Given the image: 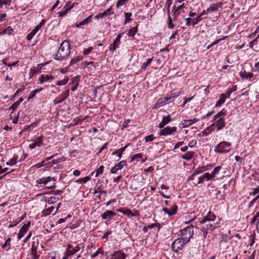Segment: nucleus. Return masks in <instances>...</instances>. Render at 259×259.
Returning <instances> with one entry per match:
<instances>
[{
	"instance_id": "nucleus-35",
	"label": "nucleus",
	"mask_w": 259,
	"mask_h": 259,
	"mask_svg": "<svg viewBox=\"0 0 259 259\" xmlns=\"http://www.w3.org/2000/svg\"><path fill=\"white\" fill-rule=\"evenodd\" d=\"M153 58H148L146 61V62H144L142 64L141 66V71L145 70L146 69V67L149 66L151 62L153 60Z\"/></svg>"
},
{
	"instance_id": "nucleus-21",
	"label": "nucleus",
	"mask_w": 259,
	"mask_h": 259,
	"mask_svg": "<svg viewBox=\"0 0 259 259\" xmlns=\"http://www.w3.org/2000/svg\"><path fill=\"white\" fill-rule=\"evenodd\" d=\"M241 78L244 79L251 80L253 77V73L251 72H247L245 70L241 71L239 73Z\"/></svg>"
},
{
	"instance_id": "nucleus-9",
	"label": "nucleus",
	"mask_w": 259,
	"mask_h": 259,
	"mask_svg": "<svg viewBox=\"0 0 259 259\" xmlns=\"http://www.w3.org/2000/svg\"><path fill=\"white\" fill-rule=\"evenodd\" d=\"M123 33V32L120 33L117 36L113 42L109 46L110 51L114 52L117 49L119 48L121 43L120 40Z\"/></svg>"
},
{
	"instance_id": "nucleus-28",
	"label": "nucleus",
	"mask_w": 259,
	"mask_h": 259,
	"mask_svg": "<svg viewBox=\"0 0 259 259\" xmlns=\"http://www.w3.org/2000/svg\"><path fill=\"white\" fill-rule=\"evenodd\" d=\"M69 95V89L66 91L63 92L58 97L62 100V102L66 100Z\"/></svg>"
},
{
	"instance_id": "nucleus-5",
	"label": "nucleus",
	"mask_w": 259,
	"mask_h": 259,
	"mask_svg": "<svg viewBox=\"0 0 259 259\" xmlns=\"http://www.w3.org/2000/svg\"><path fill=\"white\" fill-rule=\"evenodd\" d=\"M232 144L227 141H222L219 143L215 148V151L220 153L229 152L231 149Z\"/></svg>"
},
{
	"instance_id": "nucleus-40",
	"label": "nucleus",
	"mask_w": 259,
	"mask_h": 259,
	"mask_svg": "<svg viewBox=\"0 0 259 259\" xmlns=\"http://www.w3.org/2000/svg\"><path fill=\"white\" fill-rule=\"evenodd\" d=\"M194 152H188L186 153L183 156V158L186 159L187 160H190L194 155Z\"/></svg>"
},
{
	"instance_id": "nucleus-26",
	"label": "nucleus",
	"mask_w": 259,
	"mask_h": 259,
	"mask_svg": "<svg viewBox=\"0 0 259 259\" xmlns=\"http://www.w3.org/2000/svg\"><path fill=\"white\" fill-rule=\"evenodd\" d=\"M185 6L184 3H183L182 5H181L177 7V9L175 11V13L174 14V21L176 20V18H177L178 17V16L180 15V14L181 12H184V10H183V11H182V10L183 8H185Z\"/></svg>"
},
{
	"instance_id": "nucleus-61",
	"label": "nucleus",
	"mask_w": 259,
	"mask_h": 259,
	"mask_svg": "<svg viewBox=\"0 0 259 259\" xmlns=\"http://www.w3.org/2000/svg\"><path fill=\"white\" fill-rule=\"evenodd\" d=\"M109 0H97L100 6L105 7Z\"/></svg>"
},
{
	"instance_id": "nucleus-3",
	"label": "nucleus",
	"mask_w": 259,
	"mask_h": 259,
	"mask_svg": "<svg viewBox=\"0 0 259 259\" xmlns=\"http://www.w3.org/2000/svg\"><path fill=\"white\" fill-rule=\"evenodd\" d=\"M221 166H218L215 167L211 173L205 172L202 176L198 178V181L196 185L203 183L205 181H208L213 178L216 177L217 175L219 173Z\"/></svg>"
},
{
	"instance_id": "nucleus-8",
	"label": "nucleus",
	"mask_w": 259,
	"mask_h": 259,
	"mask_svg": "<svg viewBox=\"0 0 259 259\" xmlns=\"http://www.w3.org/2000/svg\"><path fill=\"white\" fill-rule=\"evenodd\" d=\"M80 250V247L74 243L73 244H68L67 250L66 252V255L68 257L74 254Z\"/></svg>"
},
{
	"instance_id": "nucleus-55",
	"label": "nucleus",
	"mask_w": 259,
	"mask_h": 259,
	"mask_svg": "<svg viewBox=\"0 0 259 259\" xmlns=\"http://www.w3.org/2000/svg\"><path fill=\"white\" fill-rule=\"evenodd\" d=\"M250 195L252 196H256L259 195V186L256 187L252 189V192H250Z\"/></svg>"
},
{
	"instance_id": "nucleus-1",
	"label": "nucleus",
	"mask_w": 259,
	"mask_h": 259,
	"mask_svg": "<svg viewBox=\"0 0 259 259\" xmlns=\"http://www.w3.org/2000/svg\"><path fill=\"white\" fill-rule=\"evenodd\" d=\"M69 42V40H65L60 44L57 54L54 57L55 60L62 61L68 58L70 55L71 49Z\"/></svg>"
},
{
	"instance_id": "nucleus-42",
	"label": "nucleus",
	"mask_w": 259,
	"mask_h": 259,
	"mask_svg": "<svg viewBox=\"0 0 259 259\" xmlns=\"http://www.w3.org/2000/svg\"><path fill=\"white\" fill-rule=\"evenodd\" d=\"M68 80L69 78L68 77L66 76L63 79L57 81L56 84L57 85H64L68 82Z\"/></svg>"
},
{
	"instance_id": "nucleus-63",
	"label": "nucleus",
	"mask_w": 259,
	"mask_h": 259,
	"mask_svg": "<svg viewBox=\"0 0 259 259\" xmlns=\"http://www.w3.org/2000/svg\"><path fill=\"white\" fill-rule=\"evenodd\" d=\"M184 20L186 21L185 25L187 26H190L191 25H192V18H184Z\"/></svg>"
},
{
	"instance_id": "nucleus-49",
	"label": "nucleus",
	"mask_w": 259,
	"mask_h": 259,
	"mask_svg": "<svg viewBox=\"0 0 259 259\" xmlns=\"http://www.w3.org/2000/svg\"><path fill=\"white\" fill-rule=\"evenodd\" d=\"M172 0H166L165 2V7L166 8L168 14H169L170 7L172 4Z\"/></svg>"
},
{
	"instance_id": "nucleus-44",
	"label": "nucleus",
	"mask_w": 259,
	"mask_h": 259,
	"mask_svg": "<svg viewBox=\"0 0 259 259\" xmlns=\"http://www.w3.org/2000/svg\"><path fill=\"white\" fill-rule=\"evenodd\" d=\"M259 38V34L254 38L251 42L249 43V47L250 48H253L254 45H256L258 43V38Z\"/></svg>"
},
{
	"instance_id": "nucleus-41",
	"label": "nucleus",
	"mask_w": 259,
	"mask_h": 259,
	"mask_svg": "<svg viewBox=\"0 0 259 259\" xmlns=\"http://www.w3.org/2000/svg\"><path fill=\"white\" fill-rule=\"evenodd\" d=\"M59 200V197L56 196H52L48 198L46 200L49 204H52L56 202Z\"/></svg>"
},
{
	"instance_id": "nucleus-46",
	"label": "nucleus",
	"mask_w": 259,
	"mask_h": 259,
	"mask_svg": "<svg viewBox=\"0 0 259 259\" xmlns=\"http://www.w3.org/2000/svg\"><path fill=\"white\" fill-rule=\"evenodd\" d=\"M226 38V36H225L224 37H223L222 38H221V39H217L215 40V41H214L213 42H212L210 45H208L207 47V50H209L210 49L212 46L217 45V44H218L219 42H220L222 40H224L225 39V38Z\"/></svg>"
},
{
	"instance_id": "nucleus-50",
	"label": "nucleus",
	"mask_w": 259,
	"mask_h": 259,
	"mask_svg": "<svg viewBox=\"0 0 259 259\" xmlns=\"http://www.w3.org/2000/svg\"><path fill=\"white\" fill-rule=\"evenodd\" d=\"M11 241V238H8L5 242V243L2 245V248L3 249H5L7 248L8 246H10V242ZM10 249V247L7 249V250H8Z\"/></svg>"
},
{
	"instance_id": "nucleus-17",
	"label": "nucleus",
	"mask_w": 259,
	"mask_h": 259,
	"mask_svg": "<svg viewBox=\"0 0 259 259\" xmlns=\"http://www.w3.org/2000/svg\"><path fill=\"white\" fill-rule=\"evenodd\" d=\"M54 79V77L49 74H41L38 78V81L40 83L42 84L46 82H51Z\"/></svg>"
},
{
	"instance_id": "nucleus-6",
	"label": "nucleus",
	"mask_w": 259,
	"mask_h": 259,
	"mask_svg": "<svg viewBox=\"0 0 259 259\" xmlns=\"http://www.w3.org/2000/svg\"><path fill=\"white\" fill-rule=\"evenodd\" d=\"M187 242H185L181 238H177L171 244L172 250L176 253H178L180 250L183 249L184 245Z\"/></svg>"
},
{
	"instance_id": "nucleus-48",
	"label": "nucleus",
	"mask_w": 259,
	"mask_h": 259,
	"mask_svg": "<svg viewBox=\"0 0 259 259\" xmlns=\"http://www.w3.org/2000/svg\"><path fill=\"white\" fill-rule=\"evenodd\" d=\"M181 124L183 127H188L192 125L190 120H184L182 121Z\"/></svg>"
},
{
	"instance_id": "nucleus-20",
	"label": "nucleus",
	"mask_w": 259,
	"mask_h": 259,
	"mask_svg": "<svg viewBox=\"0 0 259 259\" xmlns=\"http://www.w3.org/2000/svg\"><path fill=\"white\" fill-rule=\"evenodd\" d=\"M118 211L128 217H136L139 215V213L138 211H136L135 213H133L132 211L130 209H126L125 210H122L119 209H118Z\"/></svg>"
},
{
	"instance_id": "nucleus-62",
	"label": "nucleus",
	"mask_w": 259,
	"mask_h": 259,
	"mask_svg": "<svg viewBox=\"0 0 259 259\" xmlns=\"http://www.w3.org/2000/svg\"><path fill=\"white\" fill-rule=\"evenodd\" d=\"M165 99L166 100V102L167 104H169L170 103H171L174 101V99H173V97L170 95L168 96H167L166 97H164Z\"/></svg>"
},
{
	"instance_id": "nucleus-51",
	"label": "nucleus",
	"mask_w": 259,
	"mask_h": 259,
	"mask_svg": "<svg viewBox=\"0 0 259 259\" xmlns=\"http://www.w3.org/2000/svg\"><path fill=\"white\" fill-rule=\"evenodd\" d=\"M128 1V0H118L116 4V8L125 5Z\"/></svg>"
},
{
	"instance_id": "nucleus-43",
	"label": "nucleus",
	"mask_w": 259,
	"mask_h": 259,
	"mask_svg": "<svg viewBox=\"0 0 259 259\" xmlns=\"http://www.w3.org/2000/svg\"><path fill=\"white\" fill-rule=\"evenodd\" d=\"M54 209V207L53 206H51L48 208L45 209L43 211V213L45 215H48L53 212Z\"/></svg>"
},
{
	"instance_id": "nucleus-39",
	"label": "nucleus",
	"mask_w": 259,
	"mask_h": 259,
	"mask_svg": "<svg viewBox=\"0 0 259 259\" xmlns=\"http://www.w3.org/2000/svg\"><path fill=\"white\" fill-rule=\"evenodd\" d=\"M130 145V143H127L124 146L121 148L119 149L116 150V153H118L119 156H122V153L125 150V149Z\"/></svg>"
},
{
	"instance_id": "nucleus-56",
	"label": "nucleus",
	"mask_w": 259,
	"mask_h": 259,
	"mask_svg": "<svg viewBox=\"0 0 259 259\" xmlns=\"http://www.w3.org/2000/svg\"><path fill=\"white\" fill-rule=\"evenodd\" d=\"M259 199V195H256L252 200L248 203V207H251Z\"/></svg>"
},
{
	"instance_id": "nucleus-31",
	"label": "nucleus",
	"mask_w": 259,
	"mask_h": 259,
	"mask_svg": "<svg viewBox=\"0 0 259 259\" xmlns=\"http://www.w3.org/2000/svg\"><path fill=\"white\" fill-rule=\"evenodd\" d=\"M138 25L131 28L128 32L127 35L130 37H133L134 36V35H135V34L138 32Z\"/></svg>"
},
{
	"instance_id": "nucleus-54",
	"label": "nucleus",
	"mask_w": 259,
	"mask_h": 259,
	"mask_svg": "<svg viewBox=\"0 0 259 259\" xmlns=\"http://www.w3.org/2000/svg\"><path fill=\"white\" fill-rule=\"evenodd\" d=\"M216 128V127L214 123H213L210 125H209L208 127L206 128L205 131H207L208 133H211L212 132L214 131V130Z\"/></svg>"
},
{
	"instance_id": "nucleus-37",
	"label": "nucleus",
	"mask_w": 259,
	"mask_h": 259,
	"mask_svg": "<svg viewBox=\"0 0 259 259\" xmlns=\"http://www.w3.org/2000/svg\"><path fill=\"white\" fill-rule=\"evenodd\" d=\"M91 180L90 176L85 177L82 178H80L76 181L77 183H86L87 182Z\"/></svg>"
},
{
	"instance_id": "nucleus-38",
	"label": "nucleus",
	"mask_w": 259,
	"mask_h": 259,
	"mask_svg": "<svg viewBox=\"0 0 259 259\" xmlns=\"http://www.w3.org/2000/svg\"><path fill=\"white\" fill-rule=\"evenodd\" d=\"M167 27L169 29H172L175 27V24L173 23V20L171 18L170 14H168V23Z\"/></svg>"
},
{
	"instance_id": "nucleus-24",
	"label": "nucleus",
	"mask_w": 259,
	"mask_h": 259,
	"mask_svg": "<svg viewBox=\"0 0 259 259\" xmlns=\"http://www.w3.org/2000/svg\"><path fill=\"white\" fill-rule=\"evenodd\" d=\"M227 98H228L227 97V96L225 94H221L220 96V98L219 100L217 102L215 105V107H218L221 106L222 105L225 103V100Z\"/></svg>"
},
{
	"instance_id": "nucleus-13",
	"label": "nucleus",
	"mask_w": 259,
	"mask_h": 259,
	"mask_svg": "<svg viewBox=\"0 0 259 259\" xmlns=\"http://www.w3.org/2000/svg\"><path fill=\"white\" fill-rule=\"evenodd\" d=\"M126 255L121 250H117L108 256L107 259H125Z\"/></svg>"
},
{
	"instance_id": "nucleus-18",
	"label": "nucleus",
	"mask_w": 259,
	"mask_h": 259,
	"mask_svg": "<svg viewBox=\"0 0 259 259\" xmlns=\"http://www.w3.org/2000/svg\"><path fill=\"white\" fill-rule=\"evenodd\" d=\"M172 121V118L170 115L164 116L162 117V121L158 125L159 128H162L164 127L167 124Z\"/></svg>"
},
{
	"instance_id": "nucleus-12",
	"label": "nucleus",
	"mask_w": 259,
	"mask_h": 259,
	"mask_svg": "<svg viewBox=\"0 0 259 259\" xmlns=\"http://www.w3.org/2000/svg\"><path fill=\"white\" fill-rule=\"evenodd\" d=\"M116 213L112 210H107L101 215L103 220H106L107 222H110L115 215Z\"/></svg>"
},
{
	"instance_id": "nucleus-45",
	"label": "nucleus",
	"mask_w": 259,
	"mask_h": 259,
	"mask_svg": "<svg viewBox=\"0 0 259 259\" xmlns=\"http://www.w3.org/2000/svg\"><path fill=\"white\" fill-rule=\"evenodd\" d=\"M178 210V206L176 204H174L171 208L170 213L169 214V216L173 215L176 214Z\"/></svg>"
},
{
	"instance_id": "nucleus-36",
	"label": "nucleus",
	"mask_w": 259,
	"mask_h": 259,
	"mask_svg": "<svg viewBox=\"0 0 259 259\" xmlns=\"http://www.w3.org/2000/svg\"><path fill=\"white\" fill-rule=\"evenodd\" d=\"M112 7L110 6V8L107 9L106 10L104 11L103 12L101 13L103 18L110 16L111 14H113V12H112Z\"/></svg>"
},
{
	"instance_id": "nucleus-27",
	"label": "nucleus",
	"mask_w": 259,
	"mask_h": 259,
	"mask_svg": "<svg viewBox=\"0 0 259 259\" xmlns=\"http://www.w3.org/2000/svg\"><path fill=\"white\" fill-rule=\"evenodd\" d=\"M39 65H40L41 66L39 67L38 69H31L29 73V77L31 78L33 76V75L35 74H38L40 72L41 67L44 66V64H39Z\"/></svg>"
},
{
	"instance_id": "nucleus-10",
	"label": "nucleus",
	"mask_w": 259,
	"mask_h": 259,
	"mask_svg": "<svg viewBox=\"0 0 259 259\" xmlns=\"http://www.w3.org/2000/svg\"><path fill=\"white\" fill-rule=\"evenodd\" d=\"M39 243L38 239L36 241H33L32 242L31 249V255H32V259H38L39 254L37 253V247Z\"/></svg>"
},
{
	"instance_id": "nucleus-53",
	"label": "nucleus",
	"mask_w": 259,
	"mask_h": 259,
	"mask_svg": "<svg viewBox=\"0 0 259 259\" xmlns=\"http://www.w3.org/2000/svg\"><path fill=\"white\" fill-rule=\"evenodd\" d=\"M202 20V18L200 16H198L195 18H192V26H195L198 23Z\"/></svg>"
},
{
	"instance_id": "nucleus-59",
	"label": "nucleus",
	"mask_w": 259,
	"mask_h": 259,
	"mask_svg": "<svg viewBox=\"0 0 259 259\" xmlns=\"http://www.w3.org/2000/svg\"><path fill=\"white\" fill-rule=\"evenodd\" d=\"M155 227H157L158 228V230H159L161 228V226L159 223H153L151 225L148 226V228L149 229H152Z\"/></svg>"
},
{
	"instance_id": "nucleus-15",
	"label": "nucleus",
	"mask_w": 259,
	"mask_h": 259,
	"mask_svg": "<svg viewBox=\"0 0 259 259\" xmlns=\"http://www.w3.org/2000/svg\"><path fill=\"white\" fill-rule=\"evenodd\" d=\"M202 224V226L201 228H204V229L206 231H212L214 230L215 228H218L219 226V223H209V224H205L206 223H201Z\"/></svg>"
},
{
	"instance_id": "nucleus-64",
	"label": "nucleus",
	"mask_w": 259,
	"mask_h": 259,
	"mask_svg": "<svg viewBox=\"0 0 259 259\" xmlns=\"http://www.w3.org/2000/svg\"><path fill=\"white\" fill-rule=\"evenodd\" d=\"M93 50V48L92 47H89L88 48L86 49H84L83 51V54L84 56H86L88 54H89Z\"/></svg>"
},
{
	"instance_id": "nucleus-32",
	"label": "nucleus",
	"mask_w": 259,
	"mask_h": 259,
	"mask_svg": "<svg viewBox=\"0 0 259 259\" xmlns=\"http://www.w3.org/2000/svg\"><path fill=\"white\" fill-rule=\"evenodd\" d=\"M124 14L125 16V20H124L123 24L125 25L126 23H127L133 20V19L131 18V17L132 16V13L125 12L124 13Z\"/></svg>"
},
{
	"instance_id": "nucleus-29",
	"label": "nucleus",
	"mask_w": 259,
	"mask_h": 259,
	"mask_svg": "<svg viewBox=\"0 0 259 259\" xmlns=\"http://www.w3.org/2000/svg\"><path fill=\"white\" fill-rule=\"evenodd\" d=\"M121 164V163H117V164L111 169V173L116 174L118 170L121 169L123 167V165Z\"/></svg>"
},
{
	"instance_id": "nucleus-19",
	"label": "nucleus",
	"mask_w": 259,
	"mask_h": 259,
	"mask_svg": "<svg viewBox=\"0 0 259 259\" xmlns=\"http://www.w3.org/2000/svg\"><path fill=\"white\" fill-rule=\"evenodd\" d=\"M79 79L80 76H76L75 77L72 78L71 82L69 83V84H73V85L71 88L72 91L74 92L77 89V87L79 84Z\"/></svg>"
},
{
	"instance_id": "nucleus-33",
	"label": "nucleus",
	"mask_w": 259,
	"mask_h": 259,
	"mask_svg": "<svg viewBox=\"0 0 259 259\" xmlns=\"http://www.w3.org/2000/svg\"><path fill=\"white\" fill-rule=\"evenodd\" d=\"M143 154L142 153H138L136 154H135L132 157L131 161L137 160L139 161V160H141L142 162H144L145 160H144L143 159Z\"/></svg>"
},
{
	"instance_id": "nucleus-60",
	"label": "nucleus",
	"mask_w": 259,
	"mask_h": 259,
	"mask_svg": "<svg viewBox=\"0 0 259 259\" xmlns=\"http://www.w3.org/2000/svg\"><path fill=\"white\" fill-rule=\"evenodd\" d=\"M92 15H90L88 17L86 18L85 19L80 22V25H81L82 26L88 24L91 18H92Z\"/></svg>"
},
{
	"instance_id": "nucleus-2",
	"label": "nucleus",
	"mask_w": 259,
	"mask_h": 259,
	"mask_svg": "<svg viewBox=\"0 0 259 259\" xmlns=\"http://www.w3.org/2000/svg\"><path fill=\"white\" fill-rule=\"evenodd\" d=\"M226 114L227 110L224 108L213 116V123L216 127L217 132L222 130L225 127L226 123L224 117Z\"/></svg>"
},
{
	"instance_id": "nucleus-11",
	"label": "nucleus",
	"mask_w": 259,
	"mask_h": 259,
	"mask_svg": "<svg viewBox=\"0 0 259 259\" xmlns=\"http://www.w3.org/2000/svg\"><path fill=\"white\" fill-rule=\"evenodd\" d=\"M30 222L29 221L27 222V223L24 224V225L22 226L17 235V238L18 240H20L27 233L29 228L30 227Z\"/></svg>"
},
{
	"instance_id": "nucleus-58",
	"label": "nucleus",
	"mask_w": 259,
	"mask_h": 259,
	"mask_svg": "<svg viewBox=\"0 0 259 259\" xmlns=\"http://www.w3.org/2000/svg\"><path fill=\"white\" fill-rule=\"evenodd\" d=\"M259 218V211L258 212H257L254 215V216L252 218L251 220V222H250V224H255V221H257V220Z\"/></svg>"
},
{
	"instance_id": "nucleus-7",
	"label": "nucleus",
	"mask_w": 259,
	"mask_h": 259,
	"mask_svg": "<svg viewBox=\"0 0 259 259\" xmlns=\"http://www.w3.org/2000/svg\"><path fill=\"white\" fill-rule=\"evenodd\" d=\"M161 129L159 132L160 136L174 135L177 131V128L176 126H167Z\"/></svg>"
},
{
	"instance_id": "nucleus-52",
	"label": "nucleus",
	"mask_w": 259,
	"mask_h": 259,
	"mask_svg": "<svg viewBox=\"0 0 259 259\" xmlns=\"http://www.w3.org/2000/svg\"><path fill=\"white\" fill-rule=\"evenodd\" d=\"M104 166L103 165H101L99 168L96 169V175L95 177H98L100 174H102L103 172Z\"/></svg>"
},
{
	"instance_id": "nucleus-23",
	"label": "nucleus",
	"mask_w": 259,
	"mask_h": 259,
	"mask_svg": "<svg viewBox=\"0 0 259 259\" xmlns=\"http://www.w3.org/2000/svg\"><path fill=\"white\" fill-rule=\"evenodd\" d=\"M167 104L165 98H161L158 99L154 104L153 108H158Z\"/></svg>"
},
{
	"instance_id": "nucleus-14",
	"label": "nucleus",
	"mask_w": 259,
	"mask_h": 259,
	"mask_svg": "<svg viewBox=\"0 0 259 259\" xmlns=\"http://www.w3.org/2000/svg\"><path fill=\"white\" fill-rule=\"evenodd\" d=\"M216 219V216L211 211H209L207 214L204 217L203 219L200 222V223H214V221Z\"/></svg>"
},
{
	"instance_id": "nucleus-16",
	"label": "nucleus",
	"mask_w": 259,
	"mask_h": 259,
	"mask_svg": "<svg viewBox=\"0 0 259 259\" xmlns=\"http://www.w3.org/2000/svg\"><path fill=\"white\" fill-rule=\"evenodd\" d=\"M45 137L44 136H40L38 138L33 140V143L29 144V148L31 149L35 148L36 147H40L44 141Z\"/></svg>"
},
{
	"instance_id": "nucleus-25",
	"label": "nucleus",
	"mask_w": 259,
	"mask_h": 259,
	"mask_svg": "<svg viewBox=\"0 0 259 259\" xmlns=\"http://www.w3.org/2000/svg\"><path fill=\"white\" fill-rule=\"evenodd\" d=\"M51 181V177H44L39 178L35 181V183L37 184H44L46 185L48 183L50 182Z\"/></svg>"
},
{
	"instance_id": "nucleus-34",
	"label": "nucleus",
	"mask_w": 259,
	"mask_h": 259,
	"mask_svg": "<svg viewBox=\"0 0 259 259\" xmlns=\"http://www.w3.org/2000/svg\"><path fill=\"white\" fill-rule=\"evenodd\" d=\"M209 166V165H207L206 166H201V167H199L197 168H196L194 171H195V174H200L201 172H202L204 171H206V170H207L208 169V167Z\"/></svg>"
},
{
	"instance_id": "nucleus-22",
	"label": "nucleus",
	"mask_w": 259,
	"mask_h": 259,
	"mask_svg": "<svg viewBox=\"0 0 259 259\" xmlns=\"http://www.w3.org/2000/svg\"><path fill=\"white\" fill-rule=\"evenodd\" d=\"M222 5L223 4L222 3L213 4L212 5H211L209 8L207 9V12L209 13L217 11L219 8L221 7Z\"/></svg>"
},
{
	"instance_id": "nucleus-4",
	"label": "nucleus",
	"mask_w": 259,
	"mask_h": 259,
	"mask_svg": "<svg viewBox=\"0 0 259 259\" xmlns=\"http://www.w3.org/2000/svg\"><path fill=\"white\" fill-rule=\"evenodd\" d=\"M180 233L183 239L185 242L188 243L190 239L192 238L194 234L193 226H189L180 230Z\"/></svg>"
},
{
	"instance_id": "nucleus-57",
	"label": "nucleus",
	"mask_w": 259,
	"mask_h": 259,
	"mask_svg": "<svg viewBox=\"0 0 259 259\" xmlns=\"http://www.w3.org/2000/svg\"><path fill=\"white\" fill-rule=\"evenodd\" d=\"M155 139V137L154 136V135L153 134L150 135L149 136H147L145 138L146 142L153 141Z\"/></svg>"
},
{
	"instance_id": "nucleus-30",
	"label": "nucleus",
	"mask_w": 259,
	"mask_h": 259,
	"mask_svg": "<svg viewBox=\"0 0 259 259\" xmlns=\"http://www.w3.org/2000/svg\"><path fill=\"white\" fill-rule=\"evenodd\" d=\"M82 59L83 57L82 56H77L71 60L70 61L69 66H72L76 64L77 62L82 60Z\"/></svg>"
},
{
	"instance_id": "nucleus-47",
	"label": "nucleus",
	"mask_w": 259,
	"mask_h": 259,
	"mask_svg": "<svg viewBox=\"0 0 259 259\" xmlns=\"http://www.w3.org/2000/svg\"><path fill=\"white\" fill-rule=\"evenodd\" d=\"M236 89H237L236 86H234L233 88L228 89L226 91V93L225 94L227 96V97L229 98L231 93L236 91Z\"/></svg>"
}]
</instances>
